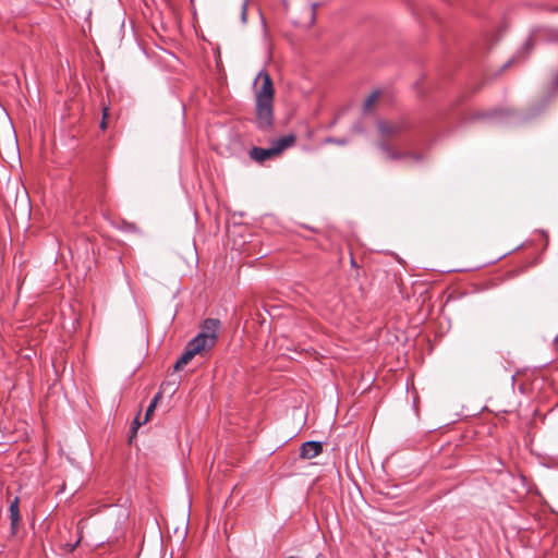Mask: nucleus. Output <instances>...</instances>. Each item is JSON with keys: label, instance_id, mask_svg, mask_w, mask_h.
Instances as JSON below:
<instances>
[{"label": "nucleus", "instance_id": "obj_19", "mask_svg": "<svg viewBox=\"0 0 558 558\" xmlns=\"http://www.w3.org/2000/svg\"><path fill=\"white\" fill-rule=\"evenodd\" d=\"M173 393H174V391L169 392L168 393L169 398H171Z\"/></svg>", "mask_w": 558, "mask_h": 558}, {"label": "nucleus", "instance_id": "obj_12", "mask_svg": "<svg viewBox=\"0 0 558 558\" xmlns=\"http://www.w3.org/2000/svg\"><path fill=\"white\" fill-rule=\"evenodd\" d=\"M326 143H330V144H336V145H340V146H344L349 143V138L347 137H341V138H337V137H327L325 140Z\"/></svg>", "mask_w": 558, "mask_h": 558}, {"label": "nucleus", "instance_id": "obj_20", "mask_svg": "<svg viewBox=\"0 0 558 558\" xmlns=\"http://www.w3.org/2000/svg\"><path fill=\"white\" fill-rule=\"evenodd\" d=\"M316 558H323L322 556H317Z\"/></svg>", "mask_w": 558, "mask_h": 558}, {"label": "nucleus", "instance_id": "obj_5", "mask_svg": "<svg viewBox=\"0 0 558 558\" xmlns=\"http://www.w3.org/2000/svg\"><path fill=\"white\" fill-rule=\"evenodd\" d=\"M323 451V444L320 441H306L301 446L300 457L303 459H312Z\"/></svg>", "mask_w": 558, "mask_h": 558}, {"label": "nucleus", "instance_id": "obj_8", "mask_svg": "<svg viewBox=\"0 0 558 558\" xmlns=\"http://www.w3.org/2000/svg\"><path fill=\"white\" fill-rule=\"evenodd\" d=\"M142 414L141 412L134 417L133 422L131 423L130 427V435H129V444L132 445L133 440L136 438L138 428L144 425L145 423H142Z\"/></svg>", "mask_w": 558, "mask_h": 558}, {"label": "nucleus", "instance_id": "obj_9", "mask_svg": "<svg viewBox=\"0 0 558 558\" xmlns=\"http://www.w3.org/2000/svg\"><path fill=\"white\" fill-rule=\"evenodd\" d=\"M10 519L11 525L14 530L20 521V511H19V499L15 498L13 502L10 505Z\"/></svg>", "mask_w": 558, "mask_h": 558}, {"label": "nucleus", "instance_id": "obj_13", "mask_svg": "<svg viewBox=\"0 0 558 558\" xmlns=\"http://www.w3.org/2000/svg\"><path fill=\"white\" fill-rule=\"evenodd\" d=\"M247 4H248V0H244V2L242 3L241 21L243 24H245L247 21Z\"/></svg>", "mask_w": 558, "mask_h": 558}, {"label": "nucleus", "instance_id": "obj_6", "mask_svg": "<svg viewBox=\"0 0 558 558\" xmlns=\"http://www.w3.org/2000/svg\"><path fill=\"white\" fill-rule=\"evenodd\" d=\"M274 156L277 154L271 146L269 148L253 147L250 151V157L257 162H263Z\"/></svg>", "mask_w": 558, "mask_h": 558}, {"label": "nucleus", "instance_id": "obj_18", "mask_svg": "<svg viewBox=\"0 0 558 558\" xmlns=\"http://www.w3.org/2000/svg\"><path fill=\"white\" fill-rule=\"evenodd\" d=\"M130 230H134L135 229V226L134 225H129L128 227Z\"/></svg>", "mask_w": 558, "mask_h": 558}, {"label": "nucleus", "instance_id": "obj_1", "mask_svg": "<svg viewBox=\"0 0 558 558\" xmlns=\"http://www.w3.org/2000/svg\"><path fill=\"white\" fill-rule=\"evenodd\" d=\"M256 122L260 130H268L274 122L275 87L270 75L262 69L254 83Z\"/></svg>", "mask_w": 558, "mask_h": 558}, {"label": "nucleus", "instance_id": "obj_4", "mask_svg": "<svg viewBox=\"0 0 558 558\" xmlns=\"http://www.w3.org/2000/svg\"><path fill=\"white\" fill-rule=\"evenodd\" d=\"M171 389V383H163L160 386V390L155 395L149 405L146 409V413L143 416L142 423H147L150 420V416L156 409V407L162 402L165 395L168 393Z\"/></svg>", "mask_w": 558, "mask_h": 558}, {"label": "nucleus", "instance_id": "obj_14", "mask_svg": "<svg viewBox=\"0 0 558 558\" xmlns=\"http://www.w3.org/2000/svg\"><path fill=\"white\" fill-rule=\"evenodd\" d=\"M353 133L364 134V128L361 122H355L351 128Z\"/></svg>", "mask_w": 558, "mask_h": 558}, {"label": "nucleus", "instance_id": "obj_2", "mask_svg": "<svg viewBox=\"0 0 558 558\" xmlns=\"http://www.w3.org/2000/svg\"><path fill=\"white\" fill-rule=\"evenodd\" d=\"M220 326L219 319H205L201 332L186 343L184 352L177 359V369L186 365L195 355H203L206 351L213 349L217 342Z\"/></svg>", "mask_w": 558, "mask_h": 558}, {"label": "nucleus", "instance_id": "obj_17", "mask_svg": "<svg viewBox=\"0 0 558 558\" xmlns=\"http://www.w3.org/2000/svg\"><path fill=\"white\" fill-rule=\"evenodd\" d=\"M191 502L187 504V515L190 514Z\"/></svg>", "mask_w": 558, "mask_h": 558}, {"label": "nucleus", "instance_id": "obj_16", "mask_svg": "<svg viewBox=\"0 0 558 558\" xmlns=\"http://www.w3.org/2000/svg\"><path fill=\"white\" fill-rule=\"evenodd\" d=\"M497 112H482L477 116V118H490L495 116Z\"/></svg>", "mask_w": 558, "mask_h": 558}, {"label": "nucleus", "instance_id": "obj_7", "mask_svg": "<svg viewBox=\"0 0 558 558\" xmlns=\"http://www.w3.org/2000/svg\"><path fill=\"white\" fill-rule=\"evenodd\" d=\"M295 142V136L292 134L284 135L271 143V147L274 148V151L279 155L281 151H283L286 148L292 146Z\"/></svg>", "mask_w": 558, "mask_h": 558}, {"label": "nucleus", "instance_id": "obj_11", "mask_svg": "<svg viewBox=\"0 0 558 558\" xmlns=\"http://www.w3.org/2000/svg\"><path fill=\"white\" fill-rule=\"evenodd\" d=\"M379 97V92L378 90H375L368 97L367 99L365 100L364 102V109L365 110H368L372 105L374 104L375 100H377V98Z\"/></svg>", "mask_w": 558, "mask_h": 558}, {"label": "nucleus", "instance_id": "obj_10", "mask_svg": "<svg viewBox=\"0 0 558 558\" xmlns=\"http://www.w3.org/2000/svg\"><path fill=\"white\" fill-rule=\"evenodd\" d=\"M532 48V40L531 39H527L524 45L522 46V48L518 51V53L512 58L510 59L508 62H506L502 68L500 69V71H504L505 69L509 68L513 62L514 60L521 54V53H529V51L531 50Z\"/></svg>", "mask_w": 558, "mask_h": 558}, {"label": "nucleus", "instance_id": "obj_15", "mask_svg": "<svg viewBox=\"0 0 558 558\" xmlns=\"http://www.w3.org/2000/svg\"><path fill=\"white\" fill-rule=\"evenodd\" d=\"M107 116H108V109H107V108H104V112H102V120H101V122H100V128H101L102 130H105V129H106V118H107Z\"/></svg>", "mask_w": 558, "mask_h": 558}, {"label": "nucleus", "instance_id": "obj_3", "mask_svg": "<svg viewBox=\"0 0 558 558\" xmlns=\"http://www.w3.org/2000/svg\"><path fill=\"white\" fill-rule=\"evenodd\" d=\"M377 128H378L379 134L386 140V141L379 142L377 144V147L387 159H390V160L405 159L409 163H418L422 161V156L420 154L397 151L387 142L389 140L398 137L405 131L407 126L403 122L378 121Z\"/></svg>", "mask_w": 558, "mask_h": 558}]
</instances>
